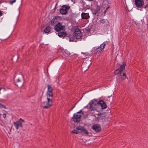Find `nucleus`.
I'll list each match as a JSON object with an SVG mask.
<instances>
[{"instance_id": "obj_1", "label": "nucleus", "mask_w": 148, "mask_h": 148, "mask_svg": "<svg viewBox=\"0 0 148 148\" xmlns=\"http://www.w3.org/2000/svg\"><path fill=\"white\" fill-rule=\"evenodd\" d=\"M65 26L62 25V23L58 22V24L55 25L54 28L55 30L59 32L58 33V36L60 38H64L65 37Z\"/></svg>"}, {"instance_id": "obj_2", "label": "nucleus", "mask_w": 148, "mask_h": 148, "mask_svg": "<svg viewBox=\"0 0 148 148\" xmlns=\"http://www.w3.org/2000/svg\"><path fill=\"white\" fill-rule=\"evenodd\" d=\"M89 108L90 110H96L98 111L99 107L98 101L96 99H94L91 101L88 104Z\"/></svg>"}, {"instance_id": "obj_3", "label": "nucleus", "mask_w": 148, "mask_h": 148, "mask_svg": "<svg viewBox=\"0 0 148 148\" xmlns=\"http://www.w3.org/2000/svg\"><path fill=\"white\" fill-rule=\"evenodd\" d=\"M83 114V112H82L81 110L79 112L75 113L73 117V121L75 122H78L80 120V119L81 116Z\"/></svg>"}, {"instance_id": "obj_4", "label": "nucleus", "mask_w": 148, "mask_h": 148, "mask_svg": "<svg viewBox=\"0 0 148 148\" xmlns=\"http://www.w3.org/2000/svg\"><path fill=\"white\" fill-rule=\"evenodd\" d=\"M47 100L44 101L43 102V104L44 105V108L45 109L49 108L51 106H52L53 104V102L52 99H47Z\"/></svg>"}, {"instance_id": "obj_5", "label": "nucleus", "mask_w": 148, "mask_h": 148, "mask_svg": "<svg viewBox=\"0 0 148 148\" xmlns=\"http://www.w3.org/2000/svg\"><path fill=\"white\" fill-rule=\"evenodd\" d=\"M25 121L24 120L20 118L19 120L14 123V125L15 128L17 130H18L19 127H23L22 123L24 122Z\"/></svg>"}, {"instance_id": "obj_6", "label": "nucleus", "mask_w": 148, "mask_h": 148, "mask_svg": "<svg viewBox=\"0 0 148 148\" xmlns=\"http://www.w3.org/2000/svg\"><path fill=\"white\" fill-rule=\"evenodd\" d=\"M99 22L100 25L104 27L106 30L108 29L109 22L107 19H101L99 21Z\"/></svg>"}, {"instance_id": "obj_7", "label": "nucleus", "mask_w": 148, "mask_h": 148, "mask_svg": "<svg viewBox=\"0 0 148 148\" xmlns=\"http://www.w3.org/2000/svg\"><path fill=\"white\" fill-rule=\"evenodd\" d=\"M73 35L74 38H75L79 39L82 36V34L79 29H76L73 33Z\"/></svg>"}, {"instance_id": "obj_8", "label": "nucleus", "mask_w": 148, "mask_h": 148, "mask_svg": "<svg viewBox=\"0 0 148 148\" xmlns=\"http://www.w3.org/2000/svg\"><path fill=\"white\" fill-rule=\"evenodd\" d=\"M23 77L22 75H20V77L17 79L16 85L19 87H21L23 84Z\"/></svg>"}, {"instance_id": "obj_9", "label": "nucleus", "mask_w": 148, "mask_h": 148, "mask_svg": "<svg viewBox=\"0 0 148 148\" xmlns=\"http://www.w3.org/2000/svg\"><path fill=\"white\" fill-rule=\"evenodd\" d=\"M60 17L58 16H56L53 17L52 19L51 23V25H53L54 24L59 22V20L60 19Z\"/></svg>"}, {"instance_id": "obj_10", "label": "nucleus", "mask_w": 148, "mask_h": 148, "mask_svg": "<svg viewBox=\"0 0 148 148\" xmlns=\"http://www.w3.org/2000/svg\"><path fill=\"white\" fill-rule=\"evenodd\" d=\"M135 3L136 6L138 8H141L144 4L143 0H135Z\"/></svg>"}, {"instance_id": "obj_11", "label": "nucleus", "mask_w": 148, "mask_h": 148, "mask_svg": "<svg viewBox=\"0 0 148 148\" xmlns=\"http://www.w3.org/2000/svg\"><path fill=\"white\" fill-rule=\"evenodd\" d=\"M92 128L96 132H98L100 131L101 130V127L98 124L93 125L92 126Z\"/></svg>"}, {"instance_id": "obj_12", "label": "nucleus", "mask_w": 148, "mask_h": 148, "mask_svg": "<svg viewBox=\"0 0 148 148\" xmlns=\"http://www.w3.org/2000/svg\"><path fill=\"white\" fill-rule=\"evenodd\" d=\"M99 107L101 106L102 109H106L107 108V106L104 101L102 100H100L98 101Z\"/></svg>"}, {"instance_id": "obj_13", "label": "nucleus", "mask_w": 148, "mask_h": 148, "mask_svg": "<svg viewBox=\"0 0 148 148\" xmlns=\"http://www.w3.org/2000/svg\"><path fill=\"white\" fill-rule=\"evenodd\" d=\"M81 17L83 19H87L90 17V16L88 13L82 12L81 14Z\"/></svg>"}, {"instance_id": "obj_14", "label": "nucleus", "mask_w": 148, "mask_h": 148, "mask_svg": "<svg viewBox=\"0 0 148 148\" xmlns=\"http://www.w3.org/2000/svg\"><path fill=\"white\" fill-rule=\"evenodd\" d=\"M95 7V9H93L92 10L93 13L95 15L98 13V12L99 11L100 9V7L98 5H96Z\"/></svg>"}, {"instance_id": "obj_15", "label": "nucleus", "mask_w": 148, "mask_h": 148, "mask_svg": "<svg viewBox=\"0 0 148 148\" xmlns=\"http://www.w3.org/2000/svg\"><path fill=\"white\" fill-rule=\"evenodd\" d=\"M108 2L107 1H104L103 2L102 6L104 8L106 9V10H108L109 8L108 6Z\"/></svg>"}, {"instance_id": "obj_16", "label": "nucleus", "mask_w": 148, "mask_h": 148, "mask_svg": "<svg viewBox=\"0 0 148 148\" xmlns=\"http://www.w3.org/2000/svg\"><path fill=\"white\" fill-rule=\"evenodd\" d=\"M46 95L47 99H51L53 98V94L52 92H47Z\"/></svg>"}, {"instance_id": "obj_17", "label": "nucleus", "mask_w": 148, "mask_h": 148, "mask_svg": "<svg viewBox=\"0 0 148 148\" xmlns=\"http://www.w3.org/2000/svg\"><path fill=\"white\" fill-rule=\"evenodd\" d=\"M120 77L122 81L124 80L126 78V75L124 73H122L121 72V73L120 74Z\"/></svg>"}, {"instance_id": "obj_18", "label": "nucleus", "mask_w": 148, "mask_h": 148, "mask_svg": "<svg viewBox=\"0 0 148 148\" xmlns=\"http://www.w3.org/2000/svg\"><path fill=\"white\" fill-rule=\"evenodd\" d=\"M51 30V29L50 27L47 26L44 29V32L45 33H48Z\"/></svg>"}, {"instance_id": "obj_19", "label": "nucleus", "mask_w": 148, "mask_h": 148, "mask_svg": "<svg viewBox=\"0 0 148 148\" xmlns=\"http://www.w3.org/2000/svg\"><path fill=\"white\" fill-rule=\"evenodd\" d=\"M60 12L62 14H65V5L62 6V8L60 9Z\"/></svg>"}, {"instance_id": "obj_20", "label": "nucleus", "mask_w": 148, "mask_h": 148, "mask_svg": "<svg viewBox=\"0 0 148 148\" xmlns=\"http://www.w3.org/2000/svg\"><path fill=\"white\" fill-rule=\"evenodd\" d=\"M53 88L50 85H47V92H52Z\"/></svg>"}, {"instance_id": "obj_21", "label": "nucleus", "mask_w": 148, "mask_h": 148, "mask_svg": "<svg viewBox=\"0 0 148 148\" xmlns=\"http://www.w3.org/2000/svg\"><path fill=\"white\" fill-rule=\"evenodd\" d=\"M70 11V6L68 5H65V14H67L68 11Z\"/></svg>"}, {"instance_id": "obj_22", "label": "nucleus", "mask_w": 148, "mask_h": 148, "mask_svg": "<svg viewBox=\"0 0 148 148\" xmlns=\"http://www.w3.org/2000/svg\"><path fill=\"white\" fill-rule=\"evenodd\" d=\"M106 44H105L104 42L102 44H101L99 47H98L99 48H100V49H101V50H102L106 46Z\"/></svg>"}, {"instance_id": "obj_23", "label": "nucleus", "mask_w": 148, "mask_h": 148, "mask_svg": "<svg viewBox=\"0 0 148 148\" xmlns=\"http://www.w3.org/2000/svg\"><path fill=\"white\" fill-rule=\"evenodd\" d=\"M125 66V64L123 63V64L121 65L119 68V69L122 72L124 70Z\"/></svg>"}, {"instance_id": "obj_24", "label": "nucleus", "mask_w": 148, "mask_h": 148, "mask_svg": "<svg viewBox=\"0 0 148 148\" xmlns=\"http://www.w3.org/2000/svg\"><path fill=\"white\" fill-rule=\"evenodd\" d=\"M101 49H100V48L98 47L97 48L95 49V52L96 54H98L100 53L101 51H102V50H101Z\"/></svg>"}, {"instance_id": "obj_25", "label": "nucleus", "mask_w": 148, "mask_h": 148, "mask_svg": "<svg viewBox=\"0 0 148 148\" xmlns=\"http://www.w3.org/2000/svg\"><path fill=\"white\" fill-rule=\"evenodd\" d=\"M77 129L78 130H81L84 133L86 134H88V131L84 128H82V129L79 128L78 127H77Z\"/></svg>"}, {"instance_id": "obj_26", "label": "nucleus", "mask_w": 148, "mask_h": 148, "mask_svg": "<svg viewBox=\"0 0 148 148\" xmlns=\"http://www.w3.org/2000/svg\"><path fill=\"white\" fill-rule=\"evenodd\" d=\"M121 72H122L119 69H116L114 71V73L116 75L118 74H120L121 73Z\"/></svg>"}, {"instance_id": "obj_27", "label": "nucleus", "mask_w": 148, "mask_h": 148, "mask_svg": "<svg viewBox=\"0 0 148 148\" xmlns=\"http://www.w3.org/2000/svg\"><path fill=\"white\" fill-rule=\"evenodd\" d=\"M106 101L107 103L108 104H109L110 105L111 104V103L112 101V100H111L110 101V98L108 97Z\"/></svg>"}, {"instance_id": "obj_28", "label": "nucleus", "mask_w": 148, "mask_h": 148, "mask_svg": "<svg viewBox=\"0 0 148 148\" xmlns=\"http://www.w3.org/2000/svg\"><path fill=\"white\" fill-rule=\"evenodd\" d=\"M78 133V131L76 130H73L72 131V133L73 134H77Z\"/></svg>"}, {"instance_id": "obj_29", "label": "nucleus", "mask_w": 148, "mask_h": 148, "mask_svg": "<svg viewBox=\"0 0 148 148\" xmlns=\"http://www.w3.org/2000/svg\"><path fill=\"white\" fill-rule=\"evenodd\" d=\"M0 108H6V107L0 103Z\"/></svg>"}, {"instance_id": "obj_30", "label": "nucleus", "mask_w": 148, "mask_h": 148, "mask_svg": "<svg viewBox=\"0 0 148 148\" xmlns=\"http://www.w3.org/2000/svg\"><path fill=\"white\" fill-rule=\"evenodd\" d=\"M16 1V0H13L10 1V3L11 4H12L14 3H15Z\"/></svg>"}, {"instance_id": "obj_31", "label": "nucleus", "mask_w": 148, "mask_h": 148, "mask_svg": "<svg viewBox=\"0 0 148 148\" xmlns=\"http://www.w3.org/2000/svg\"><path fill=\"white\" fill-rule=\"evenodd\" d=\"M65 54H66L67 55H69L70 54V53L69 51H67L66 50H65Z\"/></svg>"}, {"instance_id": "obj_32", "label": "nucleus", "mask_w": 148, "mask_h": 148, "mask_svg": "<svg viewBox=\"0 0 148 148\" xmlns=\"http://www.w3.org/2000/svg\"><path fill=\"white\" fill-rule=\"evenodd\" d=\"M3 118L5 119V118L6 117V114L4 113L3 114Z\"/></svg>"}, {"instance_id": "obj_33", "label": "nucleus", "mask_w": 148, "mask_h": 148, "mask_svg": "<svg viewBox=\"0 0 148 148\" xmlns=\"http://www.w3.org/2000/svg\"><path fill=\"white\" fill-rule=\"evenodd\" d=\"M3 11L0 10V16L3 15Z\"/></svg>"}, {"instance_id": "obj_34", "label": "nucleus", "mask_w": 148, "mask_h": 148, "mask_svg": "<svg viewBox=\"0 0 148 148\" xmlns=\"http://www.w3.org/2000/svg\"><path fill=\"white\" fill-rule=\"evenodd\" d=\"M72 19V18L71 17H70L69 18H67L66 17V18L65 19H67V20H70Z\"/></svg>"}, {"instance_id": "obj_35", "label": "nucleus", "mask_w": 148, "mask_h": 148, "mask_svg": "<svg viewBox=\"0 0 148 148\" xmlns=\"http://www.w3.org/2000/svg\"><path fill=\"white\" fill-rule=\"evenodd\" d=\"M101 115H102V114H101V113H99L97 114V115H98V116H101Z\"/></svg>"}, {"instance_id": "obj_36", "label": "nucleus", "mask_w": 148, "mask_h": 148, "mask_svg": "<svg viewBox=\"0 0 148 148\" xmlns=\"http://www.w3.org/2000/svg\"><path fill=\"white\" fill-rule=\"evenodd\" d=\"M7 9V8L6 7H5L4 8H1V10H6Z\"/></svg>"}, {"instance_id": "obj_37", "label": "nucleus", "mask_w": 148, "mask_h": 148, "mask_svg": "<svg viewBox=\"0 0 148 148\" xmlns=\"http://www.w3.org/2000/svg\"><path fill=\"white\" fill-rule=\"evenodd\" d=\"M73 38L72 39H71V38H70V40H69V41H73Z\"/></svg>"}, {"instance_id": "obj_38", "label": "nucleus", "mask_w": 148, "mask_h": 148, "mask_svg": "<svg viewBox=\"0 0 148 148\" xmlns=\"http://www.w3.org/2000/svg\"><path fill=\"white\" fill-rule=\"evenodd\" d=\"M74 107L75 106L73 107L72 108H71L70 110H69V111L72 110Z\"/></svg>"}, {"instance_id": "obj_39", "label": "nucleus", "mask_w": 148, "mask_h": 148, "mask_svg": "<svg viewBox=\"0 0 148 148\" xmlns=\"http://www.w3.org/2000/svg\"><path fill=\"white\" fill-rule=\"evenodd\" d=\"M2 88V87H0V91L1 90V89Z\"/></svg>"}, {"instance_id": "obj_40", "label": "nucleus", "mask_w": 148, "mask_h": 148, "mask_svg": "<svg viewBox=\"0 0 148 148\" xmlns=\"http://www.w3.org/2000/svg\"><path fill=\"white\" fill-rule=\"evenodd\" d=\"M65 36H66V33H65Z\"/></svg>"}, {"instance_id": "obj_41", "label": "nucleus", "mask_w": 148, "mask_h": 148, "mask_svg": "<svg viewBox=\"0 0 148 148\" xmlns=\"http://www.w3.org/2000/svg\"><path fill=\"white\" fill-rule=\"evenodd\" d=\"M1 5H2V6H3V5L2 4H1Z\"/></svg>"}, {"instance_id": "obj_42", "label": "nucleus", "mask_w": 148, "mask_h": 148, "mask_svg": "<svg viewBox=\"0 0 148 148\" xmlns=\"http://www.w3.org/2000/svg\"><path fill=\"white\" fill-rule=\"evenodd\" d=\"M84 64V63L82 64V65H83Z\"/></svg>"}]
</instances>
